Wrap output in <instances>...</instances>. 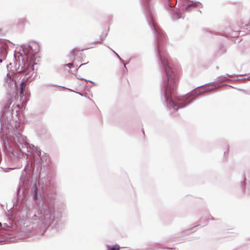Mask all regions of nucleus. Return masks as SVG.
I'll return each mask as SVG.
<instances>
[{"instance_id":"nucleus-1","label":"nucleus","mask_w":250,"mask_h":250,"mask_svg":"<svg viewBox=\"0 0 250 250\" xmlns=\"http://www.w3.org/2000/svg\"><path fill=\"white\" fill-rule=\"evenodd\" d=\"M161 62L165 69L167 77V85L166 88L165 96L170 105L175 109L183 107L189 104L195 98L193 94L187 97H179L175 90L178 85L179 77L171 70L168 60L166 57H161Z\"/></svg>"},{"instance_id":"nucleus-2","label":"nucleus","mask_w":250,"mask_h":250,"mask_svg":"<svg viewBox=\"0 0 250 250\" xmlns=\"http://www.w3.org/2000/svg\"><path fill=\"white\" fill-rule=\"evenodd\" d=\"M34 56H31L30 57H28L27 58V68L28 69H29L30 68L32 69H34V68H33V65H34V64H35V63L34 62H33L32 63V62L34 61Z\"/></svg>"},{"instance_id":"nucleus-3","label":"nucleus","mask_w":250,"mask_h":250,"mask_svg":"<svg viewBox=\"0 0 250 250\" xmlns=\"http://www.w3.org/2000/svg\"><path fill=\"white\" fill-rule=\"evenodd\" d=\"M80 52V50H78L76 48L73 49L69 54L68 56L71 59L74 60L75 56L78 55V53Z\"/></svg>"},{"instance_id":"nucleus-4","label":"nucleus","mask_w":250,"mask_h":250,"mask_svg":"<svg viewBox=\"0 0 250 250\" xmlns=\"http://www.w3.org/2000/svg\"><path fill=\"white\" fill-rule=\"evenodd\" d=\"M197 4L196 3L189 4L186 7V11L188 12L190 11L192 8H195Z\"/></svg>"},{"instance_id":"nucleus-5","label":"nucleus","mask_w":250,"mask_h":250,"mask_svg":"<svg viewBox=\"0 0 250 250\" xmlns=\"http://www.w3.org/2000/svg\"><path fill=\"white\" fill-rule=\"evenodd\" d=\"M120 247L118 245L108 246L107 247V250H120Z\"/></svg>"},{"instance_id":"nucleus-6","label":"nucleus","mask_w":250,"mask_h":250,"mask_svg":"<svg viewBox=\"0 0 250 250\" xmlns=\"http://www.w3.org/2000/svg\"><path fill=\"white\" fill-rule=\"evenodd\" d=\"M25 83L24 82H21L20 83V95L23 94V87L24 86Z\"/></svg>"},{"instance_id":"nucleus-7","label":"nucleus","mask_w":250,"mask_h":250,"mask_svg":"<svg viewBox=\"0 0 250 250\" xmlns=\"http://www.w3.org/2000/svg\"><path fill=\"white\" fill-rule=\"evenodd\" d=\"M74 65V63L73 62H72V63H68L67 64H66L65 65V66H67L69 68H70L71 67V66H73Z\"/></svg>"},{"instance_id":"nucleus-8","label":"nucleus","mask_w":250,"mask_h":250,"mask_svg":"<svg viewBox=\"0 0 250 250\" xmlns=\"http://www.w3.org/2000/svg\"><path fill=\"white\" fill-rule=\"evenodd\" d=\"M1 226H2V224H1V223L0 222V228L1 227Z\"/></svg>"},{"instance_id":"nucleus-9","label":"nucleus","mask_w":250,"mask_h":250,"mask_svg":"<svg viewBox=\"0 0 250 250\" xmlns=\"http://www.w3.org/2000/svg\"><path fill=\"white\" fill-rule=\"evenodd\" d=\"M83 64H81V65L79 66V67H81V66L82 65H83Z\"/></svg>"},{"instance_id":"nucleus-10","label":"nucleus","mask_w":250,"mask_h":250,"mask_svg":"<svg viewBox=\"0 0 250 250\" xmlns=\"http://www.w3.org/2000/svg\"><path fill=\"white\" fill-rule=\"evenodd\" d=\"M102 42V41L100 42H99L100 43H101Z\"/></svg>"}]
</instances>
